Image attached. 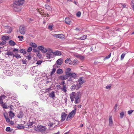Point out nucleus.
Segmentation results:
<instances>
[{
	"label": "nucleus",
	"instance_id": "28",
	"mask_svg": "<svg viewBox=\"0 0 134 134\" xmlns=\"http://www.w3.org/2000/svg\"><path fill=\"white\" fill-rule=\"evenodd\" d=\"M45 8L48 10H51L52 8L48 4H46L45 5Z\"/></svg>",
	"mask_w": 134,
	"mask_h": 134
},
{
	"label": "nucleus",
	"instance_id": "57",
	"mask_svg": "<svg viewBox=\"0 0 134 134\" xmlns=\"http://www.w3.org/2000/svg\"><path fill=\"white\" fill-rule=\"evenodd\" d=\"M13 52H15L18 53L19 51L18 49L16 48H15L13 50Z\"/></svg>",
	"mask_w": 134,
	"mask_h": 134
},
{
	"label": "nucleus",
	"instance_id": "19",
	"mask_svg": "<svg viewBox=\"0 0 134 134\" xmlns=\"http://www.w3.org/2000/svg\"><path fill=\"white\" fill-rule=\"evenodd\" d=\"M11 71L10 70H5L4 72L5 74L7 76H9L12 75V74L11 73Z\"/></svg>",
	"mask_w": 134,
	"mask_h": 134
},
{
	"label": "nucleus",
	"instance_id": "49",
	"mask_svg": "<svg viewBox=\"0 0 134 134\" xmlns=\"http://www.w3.org/2000/svg\"><path fill=\"white\" fill-rule=\"evenodd\" d=\"M26 58L27 59L29 60H30L31 58V56L30 55H28L26 57Z\"/></svg>",
	"mask_w": 134,
	"mask_h": 134
},
{
	"label": "nucleus",
	"instance_id": "4",
	"mask_svg": "<svg viewBox=\"0 0 134 134\" xmlns=\"http://www.w3.org/2000/svg\"><path fill=\"white\" fill-rule=\"evenodd\" d=\"M44 55V56H45L47 57V59H49L50 58H52L54 56V54L53 53H48V52L47 53L45 54Z\"/></svg>",
	"mask_w": 134,
	"mask_h": 134
},
{
	"label": "nucleus",
	"instance_id": "61",
	"mask_svg": "<svg viewBox=\"0 0 134 134\" xmlns=\"http://www.w3.org/2000/svg\"><path fill=\"white\" fill-rule=\"evenodd\" d=\"M5 119L6 120V121L7 122H9L10 121V119L9 118H8V117H7V118H5Z\"/></svg>",
	"mask_w": 134,
	"mask_h": 134
},
{
	"label": "nucleus",
	"instance_id": "15",
	"mask_svg": "<svg viewBox=\"0 0 134 134\" xmlns=\"http://www.w3.org/2000/svg\"><path fill=\"white\" fill-rule=\"evenodd\" d=\"M48 132V130H46L45 126H42V134H46Z\"/></svg>",
	"mask_w": 134,
	"mask_h": 134
},
{
	"label": "nucleus",
	"instance_id": "23",
	"mask_svg": "<svg viewBox=\"0 0 134 134\" xmlns=\"http://www.w3.org/2000/svg\"><path fill=\"white\" fill-rule=\"evenodd\" d=\"M30 45L32 47L34 48L36 47H37V45L36 43H33L31 42L30 43Z\"/></svg>",
	"mask_w": 134,
	"mask_h": 134
},
{
	"label": "nucleus",
	"instance_id": "31",
	"mask_svg": "<svg viewBox=\"0 0 134 134\" xmlns=\"http://www.w3.org/2000/svg\"><path fill=\"white\" fill-rule=\"evenodd\" d=\"M17 127L19 129H23L24 128V126L22 124L18 125L17 126Z\"/></svg>",
	"mask_w": 134,
	"mask_h": 134
},
{
	"label": "nucleus",
	"instance_id": "3",
	"mask_svg": "<svg viewBox=\"0 0 134 134\" xmlns=\"http://www.w3.org/2000/svg\"><path fill=\"white\" fill-rule=\"evenodd\" d=\"M24 0H18L14 1V4L18 5H21L24 3Z\"/></svg>",
	"mask_w": 134,
	"mask_h": 134
},
{
	"label": "nucleus",
	"instance_id": "29",
	"mask_svg": "<svg viewBox=\"0 0 134 134\" xmlns=\"http://www.w3.org/2000/svg\"><path fill=\"white\" fill-rule=\"evenodd\" d=\"M64 36L62 34H59L58 38L61 39H63L64 38Z\"/></svg>",
	"mask_w": 134,
	"mask_h": 134
},
{
	"label": "nucleus",
	"instance_id": "11",
	"mask_svg": "<svg viewBox=\"0 0 134 134\" xmlns=\"http://www.w3.org/2000/svg\"><path fill=\"white\" fill-rule=\"evenodd\" d=\"M78 81L80 85H82L85 82L84 80L83 79V77H82L79 78Z\"/></svg>",
	"mask_w": 134,
	"mask_h": 134
},
{
	"label": "nucleus",
	"instance_id": "21",
	"mask_svg": "<svg viewBox=\"0 0 134 134\" xmlns=\"http://www.w3.org/2000/svg\"><path fill=\"white\" fill-rule=\"evenodd\" d=\"M63 73V71L61 69H58L57 71V73L58 74H61Z\"/></svg>",
	"mask_w": 134,
	"mask_h": 134
},
{
	"label": "nucleus",
	"instance_id": "26",
	"mask_svg": "<svg viewBox=\"0 0 134 134\" xmlns=\"http://www.w3.org/2000/svg\"><path fill=\"white\" fill-rule=\"evenodd\" d=\"M56 70V69L55 68H53L52 70V72L50 73V76H52L53 74H54Z\"/></svg>",
	"mask_w": 134,
	"mask_h": 134
},
{
	"label": "nucleus",
	"instance_id": "25",
	"mask_svg": "<svg viewBox=\"0 0 134 134\" xmlns=\"http://www.w3.org/2000/svg\"><path fill=\"white\" fill-rule=\"evenodd\" d=\"M9 44L11 46H14L15 45V43L12 40H10L9 42Z\"/></svg>",
	"mask_w": 134,
	"mask_h": 134
},
{
	"label": "nucleus",
	"instance_id": "44",
	"mask_svg": "<svg viewBox=\"0 0 134 134\" xmlns=\"http://www.w3.org/2000/svg\"><path fill=\"white\" fill-rule=\"evenodd\" d=\"M111 53H110V54L109 55H108V56H107L106 57H105L104 58V60H105L106 59H108L111 56Z\"/></svg>",
	"mask_w": 134,
	"mask_h": 134
},
{
	"label": "nucleus",
	"instance_id": "6",
	"mask_svg": "<svg viewBox=\"0 0 134 134\" xmlns=\"http://www.w3.org/2000/svg\"><path fill=\"white\" fill-rule=\"evenodd\" d=\"M17 5H16V4H13V10L16 12H18L20 10V8Z\"/></svg>",
	"mask_w": 134,
	"mask_h": 134
},
{
	"label": "nucleus",
	"instance_id": "56",
	"mask_svg": "<svg viewBox=\"0 0 134 134\" xmlns=\"http://www.w3.org/2000/svg\"><path fill=\"white\" fill-rule=\"evenodd\" d=\"M6 41L5 40H3L2 42L1 43V44H4L6 43Z\"/></svg>",
	"mask_w": 134,
	"mask_h": 134
},
{
	"label": "nucleus",
	"instance_id": "8",
	"mask_svg": "<svg viewBox=\"0 0 134 134\" xmlns=\"http://www.w3.org/2000/svg\"><path fill=\"white\" fill-rule=\"evenodd\" d=\"M31 70V74L32 75H34V74L36 73L37 72V70L35 68V66H33L32 67Z\"/></svg>",
	"mask_w": 134,
	"mask_h": 134
},
{
	"label": "nucleus",
	"instance_id": "53",
	"mask_svg": "<svg viewBox=\"0 0 134 134\" xmlns=\"http://www.w3.org/2000/svg\"><path fill=\"white\" fill-rule=\"evenodd\" d=\"M80 55L79 54H74V55L77 57V58H79Z\"/></svg>",
	"mask_w": 134,
	"mask_h": 134
},
{
	"label": "nucleus",
	"instance_id": "46",
	"mask_svg": "<svg viewBox=\"0 0 134 134\" xmlns=\"http://www.w3.org/2000/svg\"><path fill=\"white\" fill-rule=\"evenodd\" d=\"M32 50V47H29L28 49L27 50V51L28 52H30Z\"/></svg>",
	"mask_w": 134,
	"mask_h": 134
},
{
	"label": "nucleus",
	"instance_id": "16",
	"mask_svg": "<svg viewBox=\"0 0 134 134\" xmlns=\"http://www.w3.org/2000/svg\"><path fill=\"white\" fill-rule=\"evenodd\" d=\"M65 22L68 24H70L71 23L70 19L69 18H66L65 20Z\"/></svg>",
	"mask_w": 134,
	"mask_h": 134
},
{
	"label": "nucleus",
	"instance_id": "63",
	"mask_svg": "<svg viewBox=\"0 0 134 134\" xmlns=\"http://www.w3.org/2000/svg\"><path fill=\"white\" fill-rule=\"evenodd\" d=\"M43 13H42V15H43L44 16H48V14H45V13H44L43 12Z\"/></svg>",
	"mask_w": 134,
	"mask_h": 134
},
{
	"label": "nucleus",
	"instance_id": "22",
	"mask_svg": "<svg viewBox=\"0 0 134 134\" xmlns=\"http://www.w3.org/2000/svg\"><path fill=\"white\" fill-rule=\"evenodd\" d=\"M49 96L51 97L52 98H54L55 97L54 92L52 91L51 93H50Z\"/></svg>",
	"mask_w": 134,
	"mask_h": 134
},
{
	"label": "nucleus",
	"instance_id": "10",
	"mask_svg": "<svg viewBox=\"0 0 134 134\" xmlns=\"http://www.w3.org/2000/svg\"><path fill=\"white\" fill-rule=\"evenodd\" d=\"M109 125L111 126L113 124V121L112 120V118L111 116H110L109 117Z\"/></svg>",
	"mask_w": 134,
	"mask_h": 134
},
{
	"label": "nucleus",
	"instance_id": "50",
	"mask_svg": "<svg viewBox=\"0 0 134 134\" xmlns=\"http://www.w3.org/2000/svg\"><path fill=\"white\" fill-rule=\"evenodd\" d=\"M56 87L58 89H61L62 88L60 85H57L56 86Z\"/></svg>",
	"mask_w": 134,
	"mask_h": 134
},
{
	"label": "nucleus",
	"instance_id": "48",
	"mask_svg": "<svg viewBox=\"0 0 134 134\" xmlns=\"http://www.w3.org/2000/svg\"><path fill=\"white\" fill-rule=\"evenodd\" d=\"M79 58L80 60H83L85 58L83 56L80 55Z\"/></svg>",
	"mask_w": 134,
	"mask_h": 134
},
{
	"label": "nucleus",
	"instance_id": "54",
	"mask_svg": "<svg viewBox=\"0 0 134 134\" xmlns=\"http://www.w3.org/2000/svg\"><path fill=\"white\" fill-rule=\"evenodd\" d=\"M33 52H36V53H37L38 52H38H39L37 50V49H35L34 48L33 49Z\"/></svg>",
	"mask_w": 134,
	"mask_h": 134
},
{
	"label": "nucleus",
	"instance_id": "41",
	"mask_svg": "<svg viewBox=\"0 0 134 134\" xmlns=\"http://www.w3.org/2000/svg\"><path fill=\"white\" fill-rule=\"evenodd\" d=\"M124 114V112L123 111H122L120 114V117L121 118H122Z\"/></svg>",
	"mask_w": 134,
	"mask_h": 134
},
{
	"label": "nucleus",
	"instance_id": "45",
	"mask_svg": "<svg viewBox=\"0 0 134 134\" xmlns=\"http://www.w3.org/2000/svg\"><path fill=\"white\" fill-rule=\"evenodd\" d=\"M81 13L80 12H78L76 14V16L78 17H80V16Z\"/></svg>",
	"mask_w": 134,
	"mask_h": 134
},
{
	"label": "nucleus",
	"instance_id": "1",
	"mask_svg": "<svg viewBox=\"0 0 134 134\" xmlns=\"http://www.w3.org/2000/svg\"><path fill=\"white\" fill-rule=\"evenodd\" d=\"M81 96V93L80 92L77 93L72 92L70 95L71 102H73L75 100V104L79 103L80 102Z\"/></svg>",
	"mask_w": 134,
	"mask_h": 134
},
{
	"label": "nucleus",
	"instance_id": "43",
	"mask_svg": "<svg viewBox=\"0 0 134 134\" xmlns=\"http://www.w3.org/2000/svg\"><path fill=\"white\" fill-rule=\"evenodd\" d=\"M18 37L20 41H22L23 40V36H18Z\"/></svg>",
	"mask_w": 134,
	"mask_h": 134
},
{
	"label": "nucleus",
	"instance_id": "7",
	"mask_svg": "<svg viewBox=\"0 0 134 134\" xmlns=\"http://www.w3.org/2000/svg\"><path fill=\"white\" fill-rule=\"evenodd\" d=\"M20 32L22 34H24L25 33V30L24 27L20 26L19 30Z\"/></svg>",
	"mask_w": 134,
	"mask_h": 134
},
{
	"label": "nucleus",
	"instance_id": "20",
	"mask_svg": "<svg viewBox=\"0 0 134 134\" xmlns=\"http://www.w3.org/2000/svg\"><path fill=\"white\" fill-rule=\"evenodd\" d=\"M52 53H53L54 54V55H60L62 54L61 52L59 51H57L54 52H53Z\"/></svg>",
	"mask_w": 134,
	"mask_h": 134
},
{
	"label": "nucleus",
	"instance_id": "17",
	"mask_svg": "<svg viewBox=\"0 0 134 134\" xmlns=\"http://www.w3.org/2000/svg\"><path fill=\"white\" fill-rule=\"evenodd\" d=\"M24 116V114L23 112L20 111L17 115V117L19 118H22Z\"/></svg>",
	"mask_w": 134,
	"mask_h": 134
},
{
	"label": "nucleus",
	"instance_id": "32",
	"mask_svg": "<svg viewBox=\"0 0 134 134\" xmlns=\"http://www.w3.org/2000/svg\"><path fill=\"white\" fill-rule=\"evenodd\" d=\"M9 37L8 36H4L2 37V39L3 40H7L9 39Z\"/></svg>",
	"mask_w": 134,
	"mask_h": 134
},
{
	"label": "nucleus",
	"instance_id": "35",
	"mask_svg": "<svg viewBox=\"0 0 134 134\" xmlns=\"http://www.w3.org/2000/svg\"><path fill=\"white\" fill-rule=\"evenodd\" d=\"M53 26V25L52 24L51 25H49L48 26V29L50 31H52V27Z\"/></svg>",
	"mask_w": 134,
	"mask_h": 134
},
{
	"label": "nucleus",
	"instance_id": "58",
	"mask_svg": "<svg viewBox=\"0 0 134 134\" xmlns=\"http://www.w3.org/2000/svg\"><path fill=\"white\" fill-rule=\"evenodd\" d=\"M16 57L17 58H20L21 57V56L19 54H16Z\"/></svg>",
	"mask_w": 134,
	"mask_h": 134
},
{
	"label": "nucleus",
	"instance_id": "2",
	"mask_svg": "<svg viewBox=\"0 0 134 134\" xmlns=\"http://www.w3.org/2000/svg\"><path fill=\"white\" fill-rule=\"evenodd\" d=\"M76 111V109L75 108L74 110H72L70 113H69L67 119L66 120L68 121L70 119L74 117L75 115Z\"/></svg>",
	"mask_w": 134,
	"mask_h": 134
},
{
	"label": "nucleus",
	"instance_id": "37",
	"mask_svg": "<svg viewBox=\"0 0 134 134\" xmlns=\"http://www.w3.org/2000/svg\"><path fill=\"white\" fill-rule=\"evenodd\" d=\"M38 103L36 102H34L32 103V105L34 106H37L38 105Z\"/></svg>",
	"mask_w": 134,
	"mask_h": 134
},
{
	"label": "nucleus",
	"instance_id": "55",
	"mask_svg": "<svg viewBox=\"0 0 134 134\" xmlns=\"http://www.w3.org/2000/svg\"><path fill=\"white\" fill-rule=\"evenodd\" d=\"M71 87L72 89H75L76 88V86L74 84Z\"/></svg>",
	"mask_w": 134,
	"mask_h": 134
},
{
	"label": "nucleus",
	"instance_id": "30",
	"mask_svg": "<svg viewBox=\"0 0 134 134\" xmlns=\"http://www.w3.org/2000/svg\"><path fill=\"white\" fill-rule=\"evenodd\" d=\"M66 86H63V87L61 89V90H62L63 92L66 93L67 91Z\"/></svg>",
	"mask_w": 134,
	"mask_h": 134
},
{
	"label": "nucleus",
	"instance_id": "62",
	"mask_svg": "<svg viewBox=\"0 0 134 134\" xmlns=\"http://www.w3.org/2000/svg\"><path fill=\"white\" fill-rule=\"evenodd\" d=\"M37 49L38 50H42V46H41L38 47L37 48Z\"/></svg>",
	"mask_w": 134,
	"mask_h": 134
},
{
	"label": "nucleus",
	"instance_id": "40",
	"mask_svg": "<svg viewBox=\"0 0 134 134\" xmlns=\"http://www.w3.org/2000/svg\"><path fill=\"white\" fill-rule=\"evenodd\" d=\"M70 61V58H68L65 60V63H67L69 62Z\"/></svg>",
	"mask_w": 134,
	"mask_h": 134
},
{
	"label": "nucleus",
	"instance_id": "13",
	"mask_svg": "<svg viewBox=\"0 0 134 134\" xmlns=\"http://www.w3.org/2000/svg\"><path fill=\"white\" fill-rule=\"evenodd\" d=\"M66 74L68 76H70L71 73V69L70 68H68L67 69V71L65 72Z\"/></svg>",
	"mask_w": 134,
	"mask_h": 134
},
{
	"label": "nucleus",
	"instance_id": "24",
	"mask_svg": "<svg viewBox=\"0 0 134 134\" xmlns=\"http://www.w3.org/2000/svg\"><path fill=\"white\" fill-rule=\"evenodd\" d=\"M9 115L11 119L13 117H14V114L12 111H10L9 112Z\"/></svg>",
	"mask_w": 134,
	"mask_h": 134
},
{
	"label": "nucleus",
	"instance_id": "36",
	"mask_svg": "<svg viewBox=\"0 0 134 134\" xmlns=\"http://www.w3.org/2000/svg\"><path fill=\"white\" fill-rule=\"evenodd\" d=\"M20 53L24 54H26V51L24 49H21L20 50Z\"/></svg>",
	"mask_w": 134,
	"mask_h": 134
},
{
	"label": "nucleus",
	"instance_id": "47",
	"mask_svg": "<svg viewBox=\"0 0 134 134\" xmlns=\"http://www.w3.org/2000/svg\"><path fill=\"white\" fill-rule=\"evenodd\" d=\"M125 54H124V53H123L121 55V60H122L123 59L125 56Z\"/></svg>",
	"mask_w": 134,
	"mask_h": 134
},
{
	"label": "nucleus",
	"instance_id": "18",
	"mask_svg": "<svg viewBox=\"0 0 134 134\" xmlns=\"http://www.w3.org/2000/svg\"><path fill=\"white\" fill-rule=\"evenodd\" d=\"M63 60L62 58H60L57 61V64L58 65L62 64L63 63Z\"/></svg>",
	"mask_w": 134,
	"mask_h": 134
},
{
	"label": "nucleus",
	"instance_id": "64",
	"mask_svg": "<svg viewBox=\"0 0 134 134\" xmlns=\"http://www.w3.org/2000/svg\"><path fill=\"white\" fill-rule=\"evenodd\" d=\"M65 82L64 81H63L61 83V85H63V86H66V85H64Z\"/></svg>",
	"mask_w": 134,
	"mask_h": 134
},
{
	"label": "nucleus",
	"instance_id": "60",
	"mask_svg": "<svg viewBox=\"0 0 134 134\" xmlns=\"http://www.w3.org/2000/svg\"><path fill=\"white\" fill-rule=\"evenodd\" d=\"M133 110H129L128 111V114H131L132 112L133 111Z\"/></svg>",
	"mask_w": 134,
	"mask_h": 134
},
{
	"label": "nucleus",
	"instance_id": "52",
	"mask_svg": "<svg viewBox=\"0 0 134 134\" xmlns=\"http://www.w3.org/2000/svg\"><path fill=\"white\" fill-rule=\"evenodd\" d=\"M42 63V60H39L37 62V64L39 65H40Z\"/></svg>",
	"mask_w": 134,
	"mask_h": 134
},
{
	"label": "nucleus",
	"instance_id": "39",
	"mask_svg": "<svg viewBox=\"0 0 134 134\" xmlns=\"http://www.w3.org/2000/svg\"><path fill=\"white\" fill-rule=\"evenodd\" d=\"M34 123L33 122H30L29 125H27V127H26L27 128H30L31 127V126L32 125V124Z\"/></svg>",
	"mask_w": 134,
	"mask_h": 134
},
{
	"label": "nucleus",
	"instance_id": "12",
	"mask_svg": "<svg viewBox=\"0 0 134 134\" xmlns=\"http://www.w3.org/2000/svg\"><path fill=\"white\" fill-rule=\"evenodd\" d=\"M68 77L67 75H61L59 76V79L62 80H64L67 79Z\"/></svg>",
	"mask_w": 134,
	"mask_h": 134
},
{
	"label": "nucleus",
	"instance_id": "27",
	"mask_svg": "<svg viewBox=\"0 0 134 134\" xmlns=\"http://www.w3.org/2000/svg\"><path fill=\"white\" fill-rule=\"evenodd\" d=\"M87 36L86 35H83L81 37H80V38H78V40H79L80 39L81 40H84L85 39H86Z\"/></svg>",
	"mask_w": 134,
	"mask_h": 134
},
{
	"label": "nucleus",
	"instance_id": "34",
	"mask_svg": "<svg viewBox=\"0 0 134 134\" xmlns=\"http://www.w3.org/2000/svg\"><path fill=\"white\" fill-rule=\"evenodd\" d=\"M13 52L9 51L7 52L5 54L6 55H12L13 54Z\"/></svg>",
	"mask_w": 134,
	"mask_h": 134
},
{
	"label": "nucleus",
	"instance_id": "42",
	"mask_svg": "<svg viewBox=\"0 0 134 134\" xmlns=\"http://www.w3.org/2000/svg\"><path fill=\"white\" fill-rule=\"evenodd\" d=\"M2 106L3 107V108H4L7 109L8 108L7 105L6 104H5V103L3 104Z\"/></svg>",
	"mask_w": 134,
	"mask_h": 134
},
{
	"label": "nucleus",
	"instance_id": "14",
	"mask_svg": "<svg viewBox=\"0 0 134 134\" xmlns=\"http://www.w3.org/2000/svg\"><path fill=\"white\" fill-rule=\"evenodd\" d=\"M35 130L36 131H42V126L41 125H38L37 127H36Z\"/></svg>",
	"mask_w": 134,
	"mask_h": 134
},
{
	"label": "nucleus",
	"instance_id": "59",
	"mask_svg": "<svg viewBox=\"0 0 134 134\" xmlns=\"http://www.w3.org/2000/svg\"><path fill=\"white\" fill-rule=\"evenodd\" d=\"M120 4L121 5L123 8L125 7L126 6V5L125 4L121 3Z\"/></svg>",
	"mask_w": 134,
	"mask_h": 134
},
{
	"label": "nucleus",
	"instance_id": "51",
	"mask_svg": "<svg viewBox=\"0 0 134 134\" xmlns=\"http://www.w3.org/2000/svg\"><path fill=\"white\" fill-rule=\"evenodd\" d=\"M10 129V127H6L5 130L6 131L8 132L9 131Z\"/></svg>",
	"mask_w": 134,
	"mask_h": 134
},
{
	"label": "nucleus",
	"instance_id": "33",
	"mask_svg": "<svg viewBox=\"0 0 134 134\" xmlns=\"http://www.w3.org/2000/svg\"><path fill=\"white\" fill-rule=\"evenodd\" d=\"M70 76H71V77L75 78L76 77L77 75L75 73L72 72L71 73Z\"/></svg>",
	"mask_w": 134,
	"mask_h": 134
},
{
	"label": "nucleus",
	"instance_id": "5",
	"mask_svg": "<svg viewBox=\"0 0 134 134\" xmlns=\"http://www.w3.org/2000/svg\"><path fill=\"white\" fill-rule=\"evenodd\" d=\"M47 52L48 53H51V52H53V51L52 49L50 48H48L47 49H46L42 46V52H43L45 53Z\"/></svg>",
	"mask_w": 134,
	"mask_h": 134
},
{
	"label": "nucleus",
	"instance_id": "38",
	"mask_svg": "<svg viewBox=\"0 0 134 134\" xmlns=\"http://www.w3.org/2000/svg\"><path fill=\"white\" fill-rule=\"evenodd\" d=\"M73 62L74 63V65L77 64L79 63V61L75 59L74 60Z\"/></svg>",
	"mask_w": 134,
	"mask_h": 134
},
{
	"label": "nucleus",
	"instance_id": "9",
	"mask_svg": "<svg viewBox=\"0 0 134 134\" xmlns=\"http://www.w3.org/2000/svg\"><path fill=\"white\" fill-rule=\"evenodd\" d=\"M67 114L64 112L62 113L61 114V120L64 121L65 120Z\"/></svg>",
	"mask_w": 134,
	"mask_h": 134
}]
</instances>
